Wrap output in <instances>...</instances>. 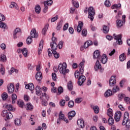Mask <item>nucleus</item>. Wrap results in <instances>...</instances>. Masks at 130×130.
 Wrapping results in <instances>:
<instances>
[{
    "instance_id": "nucleus-38",
    "label": "nucleus",
    "mask_w": 130,
    "mask_h": 130,
    "mask_svg": "<svg viewBox=\"0 0 130 130\" xmlns=\"http://www.w3.org/2000/svg\"><path fill=\"white\" fill-rule=\"evenodd\" d=\"M0 27L3 28V29H8L7 24L3 22H0Z\"/></svg>"
},
{
    "instance_id": "nucleus-18",
    "label": "nucleus",
    "mask_w": 130,
    "mask_h": 130,
    "mask_svg": "<svg viewBox=\"0 0 130 130\" xmlns=\"http://www.w3.org/2000/svg\"><path fill=\"white\" fill-rule=\"evenodd\" d=\"M122 125H126V128H130V120H126L124 121V119L123 120L122 122Z\"/></svg>"
},
{
    "instance_id": "nucleus-33",
    "label": "nucleus",
    "mask_w": 130,
    "mask_h": 130,
    "mask_svg": "<svg viewBox=\"0 0 130 130\" xmlns=\"http://www.w3.org/2000/svg\"><path fill=\"white\" fill-rule=\"evenodd\" d=\"M129 115V114H128V112H125L124 114V118L123 120L126 121L128 120V116Z\"/></svg>"
},
{
    "instance_id": "nucleus-22",
    "label": "nucleus",
    "mask_w": 130,
    "mask_h": 130,
    "mask_svg": "<svg viewBox=\"0 0 130 130\" xmlns=\"http://www.w3.org/2000/svg\"><path fill=\"white\" fill-rule=\"evenodd\" d=\"M6 108L8 111H15L16 109L13 107L12 105H7L6 106Z\"/></svg>"
},
{
    "instance_id": "nucleus-50",
    "label": "nucleus",
    "mask_w": 130,
    "mask_h": 130,
    "mask_svg": "<svg viewBox=\"0 0 130 130\" xmlns=\"http://www.w3.org/2000/svg\"><path fill=\"white\" fill-rule=\"evenodd\" d=\"M117 22V27H121L122 26V22L121 20H118L116 21Z\"/></svg>"
},
{
    "instance_id": "nucleus-17",
    "label": "nucleus",
    "mask_w": 130,
    "mask_h": 130,
    "mask_svg": "<svg viewBox=\"0 0 130 130\" xmlns=\"http://www.w3.org/2000/svg\"><path fill=\"white\" fill-rule=\"evenodd\" d=\"M36 79L38 82H40L42 80V73L40 72H38L36 74Z\"/></svg>"
},
{
    "instance_id": "nucleus-13",
    "label": "nucleus",
    "mask_w": 130,
    "mask_h": 130,
    "mask_svg": "<svg viewBox=\"0 0 130 130\" xmlns=\"http://www.w3.org/2000/svg\"><path fill=\"white\" fill-rule=\"evenodd\" d=\"M68 115L69 119L70 120H72L73 119V117H75V116H76V112L75 111H71L68 113Z\"/></svg>"
},
{
    "instance_id": "nucleus-48",
    "label": "nucleus",
    "mask_w": 130,
    "mask_h": 130,
    "mask_svg": "<svg viewBox=\"0 0 130 130\" xmlns=\"http://www.w3.org/2000/svg\"><path fill=\"white\" fill-rule=\"evenodd\" d=\"M44 5L45 8H44L43 12V13H47V11H48V7L47 6L48 5H46V3H45Z\"/></svg>"
},
{
    "instance_id": "nucleus-39",
    "label": "nucleus",
    "mask_w": 130,
    "mask_h": 130,
    "mask_svg": "<svg viewBox=\"0 0 130 130\" xmlns=\"http://www.w3.org/2000/svg\"><path fill=\"white\" fill-rule=\"evenodd\" d=\"M12 104H15V100H16L17 98V94L15 93L12 94Z\"/></svg>"
},
{
    "instance_id": "nucleus-11",
    "label": "nucleus",
    "mask_w": 130,
    "mask_h": 130,
    "mask_svg": "<svg viewBox=\"0 0 130 130\" xmlns=\"http://www.w3.org/2000/svg\"><path fill=\"white\" fill-rule=\"evenodd\" d=\"M116 84V80L115 76H112L109 80V85L111 87H113Z\"/></svg>"
},
{
    "instance_id": "nucleus-20",
    "label": "nucleus",
    "mask_w": 130,
    "mask_h": 130,
    "mask_svg": "<svg viewBox=\"0 0 130 130\" xmlns=\"http://www.w3.org/2000/svg\"><path fill=\"white\" fill-rule=\"evenodd\" d=\"M43 40H41L40 42V44L38 48V54H41L43 48Z\"/></svg>"
},
{
    "instance_id": "nucleus-5",
    "label": "nucleus",
    "mask_w": 130,
    "mask_h": 130,
    "mask_svg": "<svg viewBox=\"0 0 130 130\" xmlns=\"http://www.w3.org/2000/svg\"><path fill=\"white\" fill-rule=\"evenodd\" d=\"M88 18L90 19V21L94 20V16H95V9L93 7H89L88 10Z\"/></svg>"
},
{
    "instance_id": "nucleus-7",
    "label": "nucleus",
    "mask_w": 130,
    "mask_h": 130,
    "mask_svg": "<svg viewBox=\"0 0 130 130\" xmlns=\"http://www.w3.org/2000/svg\"><path fill=\"white\" fill-rule=\"evenodd\" d=\"M113 37H114L115 40H116V42L118 45H121L122 44V36L121 35H116L114 34Z\"/></svg>"
},
{
    "instance_id": "nucleus-8",
    "label": "nucleus",
    "mask_w": 130,
    "mask_h": 130,
    "mask_svg": "<svg viewBox=\"0 0 130 130\" xmlns=\"http://www.w3.org/2000/svg\"><path fill=\"white\" fill-rule=\"evenodd\" d=\"M121 117V112L117 111L115 113L114 119L116 122H118L120 120V118Z\"/></svg>"
},
{
    "instance_id": "nucleus-36",
    "label": "nucleus",
    "mask_w": 130,
    "mask_h": 130,
    "mask_svg": "<svg viewBox=\"0 0 130 130\" xmlns=\"http://www.w3.org/2000/svg\"><path fill=\"white\" fill-rule=\"evenodd\" d=\"M72 4L77 9H78V8H79V2L75 1L74 0H72Z\"/></svg>"
},
{
    "instance_id": "nucleus-21",
    "label": "nucleus",
    "mask_w": 130,
    "mask_h": 130,
    "mask_svg": "<svg viewBox=\"0 0 130 130\" xmlns=\"http://www.w3.org/2000/svg\"><path fill=\"white\" fill-rule=\"evenodd\" d=\"M34 88V84L32 83H30L28 85H25V89H29L30 91H33Z\"/></svg>"
},
{
    "instance_id": "nucleus-19",
    "label": "nucleus",
    "mask_w": 130,
    "mask_h": 130,
    "mask_svg": "<svg viewBox=\"0 0 130 130\" xmlns=\"http://www.w3.org/2000/svg\"><path fill=\"white\" fill-rule=\"evenodd\" d=\"M8 93H9L10 94H12V93H13V92H14V91L15 90V87H14V84L12 83H11L10 84L9 87H8Z\"/></svg>"
},
{
    "instance_id": "nucleus-27",
    "label": "nucleus",
    "mask_w": 130,
    "mask_h": 130,
    "mask_svg": "<svg viewBox=\"0 0 130 130\" xmlns=\"http://www.w3.org/2000/svg\"><path fill=\"white\" fill-rule=\"evenodd\" d=\"M36 93L38 96H40L41 95V88L40 86H37L36 87Z\"/></svg>"
},
{
    "instance_id": "nucleus-55",
    "label": "nucleus",
    "mask_w": 130,
    "mask_h": 130,
    "mask_svg": "<svg viewBox=\"0 0 130 130\" xmlns=\"http://www.w3.org/2000/svg\"><path fill=\"white\" fill-rule=\"evenodd\" d=\"M57 19H58V15H56V16L51 18V22L52 23H53V22H55V21H56V20H57Z\"/></svg>"
},
{
    "instance_id": "nucleus-15",
    "label": "nucleus",
    "mask_w": 130,
    "mask_h": 130,
    "mask_svg": "<svg viewBox=\"0 0 130 130\" xmlns=\"http://www.w3.org/2000/svg\"><path fill=\"white\" fill-rule=\"evenodd\" d=\"M63 23V20L61 19L57 23V26L56 27V30L57 31H60V29L62 27V24Z\"/></svg>"
},
{
    "instance_id": "nucleus-12",
    "label": "nucleus",
    "mask_w": 130,
    "mask_h": 130,
    "mask_svg": "<svg viewBox=\"0 0 130 130\" xmlns=\"http://www.w3.org/2000/svg\"><path fill=\"white\" fill-rule=\"evenodd\" d=\"M21 33V29L19 28H16L13 31V38L17 39L18 34Z\"/></svg>"
},
{
    "instance_id": "nucleus-44",
    "label": "nucleus",
    "mask_w": 130,
    "mask_h": 130,
    "mask_svg": "<svg viewBox=\"0 0 130 130\" xmlns=\"http://www.w3.org/2000/svg\"><path fill=\"white\" fill-rule=\"evenodd\" d=\"M3 100H7L8 98V93L7 92H4L2 95Z\"/></svg>"
},
{
    "instance_id": "nucleus-31",
    "label": "nucleus",
    "mask_w": 130,
    "mask_h": 130,
    "mask_svg": "<svg viewBox=\"0 0 130 130\" xmlns=\"http://www.w3.org/2000/svg\"><path fill=\"white\" fill-rule=\"evenodd\" d=\"M112 95V91L110 89L108 90L105 93V96L106 98L109 97Z\"/></svg>"
},
{
    "instance_id": "nucleus-4",
    "label": "nucleus",
    "mask_w": 130,
    "mask_h": 130,
    "mask_svg": "<svg viewBox=\"0 0 130 130\" xmlns=\"http://www.w3.org/2000/svg\"><path fill=\"white\" fill-rule=\"evenodd\" d=\"M67 63L66 62H63V63H60L59 64L58 70L60 74H62L64 76H66L67 74L70 73V70L67 69Z\"/></svg>"
},
{
    "instance_id": "nucleus-37",
    "label": "nucleus",
    "mask_w": 130,
    "mask_h": 130,
    "mask_svg": "<svg viewBox=\"0 0 130 130\" xmlns=\"http://www.w3.org/2000/svg\"><path fill=\"white\" fill-rule=\"evenodd\" d=\"M14 123L15 125H21V124H22V123L21 122V120L19 119H16L14 120Z\"/></svg>"
},
{
    "instance_id": "nucleus-62",
    "label": "nucleus",
    "mask_w": 130,
    "mask_h": 130,
    "mask_svg": "<svg viewBox=\"0 0 130 130\" xmlns=\"http://www.w3.org/2000/svg\"><path fill=\"white\" fill-rule=\"evenodd\" d=\"M75 103H81V102H82V99L81 98H77L75 100Z\"/></svg>"
},
{
    "instance_id": "nucleus-57",
    "label": "nucleus",
    "mask_w": 130,
    "mask_h": 130,
    "mask_svg": "<svg viewBox=\"0 0 130 130\" xmlns=\"http://www.w3.org/2000/svg\"><path fill=\"white\" fill-rule=\"evenodd\" d=\"M63 46V41H60L58 43L59 49H61V48H62Z\"/></svg>"
},
{
    "instance_id": "nucleus-60",
    "label": "nucleus",
    "mask_w": 130,
    "mask_h": 130,
    "mask_svg": "<svg viewBox=\"0 0 130 130\" xmlns=\"http://www.w3.org/2000/svg\"><path fill=\"white\" fill-rule=\"evenodd\" d=\"M48 55L49 56H52V50L51 49H48Z\"/></svg>"
},
{
    "instance_id": "nucleus-9",
    "label": "nucleus",
    "mask_w": 130,
    "mask_h": 130,
    "mask_svg": "<svg viewBox=\"0 0 130 130\" xmlns=\"http://www.w3.org/2000/svg\"><path fill=\"white\" fill-rule=\"evenodd\" d=\"M85 121L82 119H80L77 120V123L78 126L81 128H84L85 127Z\"/></svg>"
},
{
    "instance_id": "nucleus-40",
    "label": "nucleus",
    "mask_w": 130,
    "mask_h": 130,
    "mask_svg": "<svg viewBox=\"0 0 130 130\" xmlns=\"http://www.w3.org/2000/svg\"><path fill=\"white\" fill-rule=\"evenodd\" d=\"M107 115H108L109 117L113 116V113H112V109L110 108L108 109Z\"/></svg>"
},
{
    "instance_id": "nucleus-6",
    "label": "nucleus",
    "mask_w": 130,
    "mask_h": 130,
    "mask_svg": "<svg viewBox=\"0 0 130 130\" xmlns=\"http://www.w3.org/2000/svg\"><path fill=\"white\" fill-rule=\"evenodd\" d=\"M1 115L3 117H5V120L6 121L13 118V115L12 113H11V112L8 113L7 110H3L2 112Z\"/></svg>"
},
{
    "instance_id": "nucleus-64",
    "label": "nucleus",
    "mask_w": 130,
    "mask_h": 130,
    "mask_svg": "<svg viewBox=\"0 0 130 130\" xmlns=\"http://www.w3.org/2000/svg\"><path fill=\"white\" fill-rule=\"evenodd\" d=\"M0 73H1L2 75H5V68L4 67H1L0 69Z\"/></svg>"
},
{
    "instance_id": "nucleus-56",
    "label": "nucleus",
    "mask_w": 130,
    "mask_h": 130,
    "mask_svg": "<svg viewBox=\"0 0 130 130\" xmlns=\"http://www.w3.org/2000/svg\"><path fill=\"white\" fill-rule=\"evenodd\" d=\"M69 28V23H66L63 27V31H66L67 30H68V28Z\"/></svg>"
},
{
    "instance_id": "nucleus-53",
    "label": "nucleus",
    "mask_w": 130,
    "mask_h": 130,
    "mask_svg": "<svg viewBox=\"0 0 130 130\" xmlns=\"http://www.w3.org/2000/svg\"><path fill=\"white\" fill-rule=\"evenodd\" d=\"M5 20H6V16H5L4 14L0 13V22H2V21H5Z\"/></svg>"
},
{
    "instance_id": "nucleus-34",
    "label": "nucleus",
    "mask_w": 130,
    "mask_h": 130,
    "mask_svg": "<svg viewBox=\"0 0 130 130\" xmlns=\"http://www.w3.org/2000/svg\"><path fill=\"white\" fill-rule=\"evenodd\" d=\"M41 11V8L40 6L38 5L35 7V12L37 14H40V12Z\"/></svg>"
},
{
    "instance_id": "nucleus-61",
    "label": "nucleus",
    "mask_w": 130,
    "mask_h": 130,
    "mask_svg": "<svg viewBox=\"0 0 130 130\" xmlns=\"http://www.w3.org/2000/svg\"><path fill=\"white\" fill-rule=\"evenodd\" d=\"M52 78L53 81H56V74L53 73L52 74Z\"/></svg>"
},
{
    "instance_id": "nucleus-26",
    "label": "nucleus",
    "mask_w": 130,
    "mask_h": 130,
    "mask_svg": "<svg viewBox=\"0 0 130 130\" xmlns=\"http://www.w3.org/2000/svg\"><path fill=\"white\" fill-rule=\"evenodd\" d=\"M108 123L109 125H113L114 124V119L112 117V116L109 117L108 119Z\"/></svg>"
},
{
    "instance_id": "nucleus-52",
    "label": "nucleus",
    "mask_w": 130,
    "mask_h": 130,
    "mask_svg": "<svg viewBox=\"0 0 130 130\" xmlns=\"http://www.w3.org/2000/svg\"><path fill=\"white\" fill-rule=\"evenodd\" d=\"M124 101H125V103H126V104H130V99L129 97H125Z\"/></svg>"
},
{
    "instance_id": "nucleus-46",
    "label": "nucleus",
    "mask_w": 130,
    "mask_h": 130,
    "mask_svg": "<svg viewBox=\"0 0 130 130\" xmlns=\"http://www.w3.org/2000/svg\"><path fill=\"white\" fill-rule=\"evenodd\" d=\"M119 58L120 61H123L126 58L125 56H124V53L121 54L119 56Z\"/></svg>"
},
{
    "instance_id": "nucleus-1",
    "label": "nucleus",
    "mask_w": 130,
    "mask_h": 130,
    "mask_svg": "<svg viewBox=\"0 0 130 130\" xmlns=\"http://www.w3.org/2000/svg\"><path fill=\"white\" fill-rule=\"evenodd\" d=\"M79 72L78 70H77L75 72L74 76L75 79H78L77 84L78 86H82L85 81H86V77L83 75L84 74V62H81L78 66Z\"/></svg>"
},
{
    "instance_id": "nucleus-32",
    "label": "nucleus",
    "mask_w": 130,
    "mask_h": 130,
    "mask_svg": "<svg viewBox=\"0 0 130 130\" xmlns=\"http://www.w3.org/2000/svg\"><path fill=\"white\" fill-rule=\"evenodd\" d=\"M103 31L105 34H107L109 32V27L106 25H104L103 27Z\"/></svg>"
},
{
    "instance_id": "nucleus-10",
    "label": "nucleus",
    "mask_w": 130,
    "mask_h": 130,
    "mask_svg": "<svg viewBox=\"0 0 130 130\" xmlns=\"http://www.w3.org/2000/svg\"><path fill=\"white\" fill-rule=\"evenodd\" d=\"M59 119L60 120H63L66 123H69V120L67 119V118L64 117V115L62 113V111H60L59 114Z\"/></svg>"
},
{
    "instance_id": "nucleus-51",
    "label": "nucleus",
    "mask_w": 130,
    "mask_h": 130,
    "mask_svg": "<svg viewBox=\"0 0 130 130\" xmlns=\"http://www.w3.org/2000/svg\"><path fill=\"white\" fill-rule=\"evenodd\" d=\"M124 97H125V94H124L123 93L118 94L119 100H122V99H123V98H124Z\"/></svg>"
},
{
    "instance_id": "nucleus-35",
    "label": "nucleus",
    "mask_w": 130,
    "mask_h": 130,
    "mask_svg": "<svg viewBox=\"0 0 130 130\" xmlns=\"http://www.w3.org/2000/svg\"><path fill=\"white\" fill-rule=\"evenodd\" d=\"M18 105L19 106V107H21V108H23L24 104V102H23V101H18L17 102Z\"/></svg>"
},
{
    "instance_id": "nucleus-3",
    "label": "nucleus",
    "mask_w": 130,
    "mask_h": 130,
    "mask_svg": "<svg viewBox=\"0 0 130 130\" xmlns=\"http://www.w3.org/2000/svg\"><path fill=\"white\" fill-rule=\"evenodd\" d=\"M93 57L94 59H97V61L95 62L94 66V70L95 72H97L98 70H100L102 66L100 64V62H99V59H101V56L100 55V51L96 50H95L93 55Z\"/></svg>"
},
{
    "instance_id": "nucleus-28",
    "label": "nucleus",
    "mask_w": 130,
    "mask_h": 130,
    "mask_svg": "<svg viewBox=\"0 0 130 130\" xmlns=\"http://www.w3.org/2000/svg\"><path fill=\"white\" fill-rule=\"evenodd\" d=\"M68 88L69 91H72L73 90L74 88V85L73 84V82H72L71 81H69L68 83Z\"/></svg>"
},
{
    "instance_id": "nucleus-23",
    "label": "nucleus",
    "mask_w": 130,
    "mask_h": 130,
    "mask_svg": "<svg viewBox=\"0 0 130 130\" xmlns=\"http://www.w3.org/2000/svg\"><path fill=\"white\" fill-rule=\"evenodd\" d=\"M26 110H29L30 111H32V110L34 109V107L33 106V105H32V104L28 103L26 104Z\"/></svg>"
},
{
    "instance_id": "nucleus-24",
    "label": "nucleus",
    "mask_w": 130,
    "mask_h": 130,
    "mask_svg": "<svg viewBox=\"0 0 130 130\" xmlns=\"http://www.w3.org/2000/svg\"><path fill=\"white\" fill-rule=\"evenodd\" d=\"M108 58L106 54H104L102 56L101 61L102 63L105 64L107 62Z\"/></svg>"
},
{
    "instance_id": "nucleus-54",
    "label": "nucleus",
    "mask_w": 130,
    "mask_h": 130,
    "mask_svg": "<svg viewBox=\"0 0 130 130\" xmlns=\"http://www.w3.org/2000/svg\"><path fill=\"white\" fill-rule=\"evenodd\" d=\"M58 92L59 95H60V94L63 92V89L62 88V87L60 86L58 88Z\"/></svg>"
},
{
    "instance_id": "nucleus-59",
    "label": "nucleus",
    "mask_w": 130,
    "mask_h": 130,
    "mask_svg": "<svg viewBox=\"0 0 130 130\" xmlns=\"http://www.w3.org/2000/svg\"><path fill=\"white\" fill-rule=\"evenodd\" d=\"M66 104V100H62L60 102H59V105L60 106H64V105Z\"/></svg>"
},
{
    "instance_id": "nucleus-14",
    "label": "nucleus",
    "mask_w": 130,
    "mask_h": 130,
    "mask_svg": "<svg viewBox=\"0 0 130 130\" xmlns=\"http://www.w3.org/2000/svg\"><path fill=\"white\" fill-rule=\"evenodd\" d=\"M83 26H84V23H83L82 21H79L77 27V31L78 33H80L82 31V29H83Z\"/></svg>"
},
{
    "instance_id": "nucleus-42",
    "label": "nucleus",
    "mask_w": 130,
    "mask_h": 130,
    "mask_svg": "<svg viewBox=\"0 0 130 130\" xmlns=\"http://www.w3.org/2000/svg\"><path fill=\"white\" fill-rule=\"evenodd\" d=\"M93 110H94V113H96V114L99 113V107L98 106H94Z\"/></svg>"
},
{
    "instance_id": "nucleus-30",
    "label": "nucleus",
    "mask_w": 130,
    "mask_h": 130,
    "mask_svg": "<svg viewBox=\"0 0 130 130\" xmlns=\"http://www.w3.org/2000/svg\"><path fill=\"white\" fill-rule=\"evenodd\" d=\"M6 61L7 56L4 54H1L0 57V61H3V62H6Z\"/></svg>"
},
{
    "instance_id": "nucleus-43",
    "label": "nucleus",
    "mask_w": 130,
    "mask_h": 130,
    "mask_svg": "<svg viewBox=\"0 0 130 130\" xmlns=\"http://www.w3.org/2000/svg\"><path fill=\"white\" fill-rule=\"evenodd\" d=\"M75 105V102L73 101H70L68 103V106L70 108H73L74 107V105Z\"/></svg>"
},
{
    "instance_id": "nucleus-58",
    "label": "nucleus",
    "mask_w": 130,
    "mask_h": 130,
    "mask_svg": "<svg viewBox=\"0 0 130 130\" xmlns=\"http://www.w3.org/2000/svg\"><path fill=\"white\" fill-rule=\"evenodd\" d=\"M82 36H87V29H83L82 31Z\"/></svg>"
},
{
    "instance_id": "nucleus-63",
    "label": "nucleus",
    "mask_w": 130,
    "mask_h": 130,
    "mask_svg": "<svg viewBox=\"0 0 130 130\" xmlns=\"http://www.w3.org/2000/svg\"><path fill=\"white\" fill-rule=\"evenodd\" d=\"M124 82H125V80L124 79L122 80L120 82L119 84H120V87H121V88H122V87H123V84H124Z\"/></svg>"
},
{
    "instance_id": "nucleus-41",
    "label": "nucleus",
    "mask_w": 130,
    "mask_h": 130,
    "mask_svg": "<svg viewBox=\"0 0 130 130\" xmlns=\"http://www.w3.org/2000/svg\"><path fill=\"white\" fill-rule=\"evenodd\" d=\"M53 1L52 0H47L46 2H44V5H46L47 6H51L52 5Z\"/></svg>"
},
{
    "instance_id": "nucleus-25",
    "label": "nucleus",
    "mask_w": 130,
    "mask_h": 130,
    "mask_svg": "<svg viewBox=\"0 0 130 130\" xmlns=\"http://www.w3.org/2000/svg\"><path fill=\"white\" fill-rule=\"evenodd\" d=\"M9 7L10 9H14V8H15L16 10H19V7H18V5H17V4L15 2H11Z\"/></svg>"
},
{
    "instance_id": "nucleus-45",
    "label": "nucleus",
    "mask_w": 130,
    "mask_h": 130,
    "mask_svg": "<svg viewBox=\"0 0 130 130\" xmlns=\"http://www.w3.org/2000/svg\"><path fill=\"white\" fill-rule=\"evenodd\" d=\"M22 54H23L25 57H26L27 54H28V50H27L26 48L23 49Z\"/></svg>"
},
{
    "instance_id": "nucleus-2",
    "label": "nucleus",
    "mask_w": 130,
    "mask_h": 130,
    "mask_svg": "<svg viewBox=\"0 0 130 130\" xmlns=\"http://www.w3.org/2000/svg\"><path fill=\"white\" fill-rule=\"evenodd\" d=\"M56 41H57V39L56 38L53 37L52 38V42L50 43V46L52 49V53L54 55L55 58H59V53L56 52V49H57V44H56Z\"/></svg>"
},
{
    "instance_id": "nucleus-49",
    "label": "nucleus",
    "mask_w": 130,
    "mask_h": 130,
    "mask_svg": "<svg viewBox=\"0 0 130 130\" xmlns=\"http://www.w3.org/2000/svg\"><path fill=\"white\" fill-rule=\"evenodd\" d=\"M27 44H30L32 43V38L31 37H28L26 39Z\"/></svg>"
},
{
    "instance_id": "nucleus-47",
    "label": "nucleus",
    "mask_w": 130,
    "mask_h": 130,
    "mask_svg": "<svg viewBox=\"0 0 130 130\" xmlns=\"http://www.w3.org/2000/svg\"><path fill=\"white\" fill-rule=\"evenodd\" d=\"M105 6H106V7H107L108 8H109V7L111 6V3H110V2H109V1L106 0L105 2Z\"/></svg>"
},
{
    "instance_id": "nucleus-29",
    "label": "nucleus",
    "mask_w": 130,
    "mask_h": 130,
    "mask_svg": "<svg viewBox=\"0 0 130 130\" xmlns=\"http://www.w3.org/2000/svg\"><path fill=\"white\" fill-rule=\"evenodd\" d=\"M48 27H49V24H47L45 25V27H44L42 31V33L43 35H45V34H46V31L48 29Z\"/></svg>"
},
{
    "instance_id": "nucleus-16",
    "label": "nucleus",
    "mask_w": 130,
    "mask_h": 130,
    "mask_svg": "<svg viewBox=\"0 0 130 130\" xmlns=\"http://www.w3.org/2000/svg\"><path fill=\"white\" fill-rule=\"evenodd\" d=\"M30 36L31 38H37L38 37V34L36 32V29H32L30 32Z\"/></svg>"
}]
</instances>
